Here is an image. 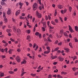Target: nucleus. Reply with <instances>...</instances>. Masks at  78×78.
Instances as JSON below:
<instances>
[{
  "label": "nucleus",
  "mask_w": 78,
  "mask_h": 78,
  "mask_svg": "<svg viewBox=\"0 0 78 78\" xmlns=\"http://www.w3.org/2000/svg\"><path fill=\"white\" fill-rule=\"evenodd\" d=\"M59 19L61 22H63V21L62 20V18H61V17H59Z\"/></svg>",
  "instance_id": "c03bdc74"
},
{
  "label": "nucleus",
  "mask_w": 78,
  "mask_h": 78,
  "mask_svg": "<svg viewBox=\"0 0 78 78\" xmlns=\"http://www.w3.org/2000/svg\"><path fill=\"white\" fill-rule=\"evenodd\" d=\"M78 74V72H77L75 73V76H76V75H77Z\"/></svg>",
  "instance_id": "680f3d73"
},
{
  "label": "nucleus",
  "mask_w": 78,
  "mask_h": 78,
  "mask_svg": "<svg viewBox=\"0 0 78 78\" xmlns=\"http://www.w3.org/2000/svg\"><path fill=\"white\" fill-rule=\"evenodd\" d=\"M58 45H60V46L61 45H62V42H60V43H58Z\"/></svg>",
  "instance_id": "de8ad7c7"
},
{
  "label": "nucleus",
  "mask_w": 78,
  "mask_h": 78,
  "mask_svg": "<svg viewBox=\"0 0 78 78\" xmlns=\"http://www.w3.org/2000/svg\"><path fill=\"white\" fill-rule=\"evenodd\" d=\"M75 30H76V31H78V27L77 26H75Z\"/></svg>",
  "instance_id": "bb28decb"
},
{
  "label": "nucleus",
  "mask_w": 78,
  "mask_h": 78,
  "mask_svg": "<svg viewBox=\"0 0 78 78\" xmlns=\"http://www.w3.org/2000/svg\"><path fill=\"white\" fill-rule=\"evenodd\" d=\"M52 76L53 77H55V78H56V75L55 74V75H54Z\"/></svg>",
  "instance_id": "69168bd1"
},
{
  "label": "nucleus",
  "mask_w": 78,
  "mask_h": 78,
  "mask_svg": "<svg viewBox=\"0 0 78 78\" xmlns=\"http://www.w3.org/2000/svg\"><path fill=\"white\" fill-rule=\"evenodd\" d=\"M20 19H23V20H24L25 19V18L22 16H20Z\"/></svg>",
  "instance_id": "4c0bfd02"
},
{
  "label": "nucleus",
  "mask_w": 78,
  "mask_h": 78,
  "mask_svg": "<svg viewBox=\"0 0 78 78\" xmlns=\"http://www.w3.org/2000/svg\"><path fill=\"white\" fill-rule=\"evenodd\" d=\"M59 61H63V60H64V58H62V57H59Z\"/></svg>",
  "instance_id": "2eb2a0df"
},
{
  "label": "nucleus",
  "mask_w": 78,
  "mask_h": 78,
  "mask_svg": "<svg viewBox=\"0 0 78 78\" xmlns=\"http://www.w3.org/2000/svg\"><path fill=\"white\" fill-rule=\"evenodd\" d=\"M57 14V12H56V9L55 10V13L54 14L55 16H56Z\"/></svg>",
  "instance_id": "c9c22d12"
},
{
  "label": "nucleus",
  "mask_w": 78,
  "mask_h": 78,
  "mask_svg": "<svg viewBox=\"0 0 78 78\" xmlns=\"http://www.w3.org/2000/svg\"><path fill=\"white\" fill-rule=\"evenodd\" d=\"M17 68H16L14 70V72H17Z\"/></svg>",
  "instance_id": "0e129e2a"
},
{
  "label": "nucleus",
  "mask_w": 78,
  "mask_h": 78,
  "mask_svg": "<svg viewBox=\"0 0 78 78\" xmlns=\"http://www.w3.org/2000/svg\"><path fill=\"white\" fill-rule=\"evenodd\" d=\"M58 41L56 40L55 42V44H58Z\"/></svg>",
  "instance_id": "49530a36"
},
{
  "label": "nucleus",
  "mask_w": 78,
  "mask_h": 78,
  "mask_svg": "<svg viewBox=\"0 0 78 78\" xmlns=\"http://www.w3.org/2000/svg\"><path fill=\"white\" fill-rule=\"evenodd\" d=\"M58 72V70L57 69H56L55 70H54V72L55 73L56 72Z\"/></svg>",
  "instance_id": "4d7b16f0"
},
{
  "label": "nucleus",
  "mask_w": 78,
  "mask_h": 78,
  "mask_svg": "<svg viewBox=\"0 0 78 78\" xmlns=\"http://www.w3.org/2000/svg\"><path fill=\"white\" fill-rule=\"evenodd\" d=\"M17 34H18V35H19L20 34H21V30L19 29H18L17 30Z\"/></svg>",
  "instance_id": "423d86ee"
},
{
  "label": "nucleus",
  "mask_w": 78,
  "mask_h": 78,
  "mask_svg": "<svg viewBox=\"0 0 78 78\" xmlns=\"http://www.w3.org/2000/svg\"><path fill=\"white\" fill-rule=\"evenodd\" d=\"M36 43H34V45H33V48H35V47H36Z\"/></svg>",
  "instance_id": "3c124183"
},
{
  "label": "nucleus",
  "mask_w": 78,
  "mask_h": 78,
  "mask_svg": "<svg viewBox=\"0 0 78 78\" xmlns=\"http://www.w3.org/2000/svg\"><path fill=\"white\" fill-rule=\"evenodd\" d=\"M46 48L47 50H50V47L47 46L46 47Z\"/></svg>",
  "instance_id": "13d9d810"
},
{
  "label": "nucleus",
  "mask_w": 78,
  "mask_h": 78,
  "mask_svg": "<svg viewBox=\"0 0 78 78\" xmlns=\"http://www.w3.org/2000/svg\"><path fill=\"white\" fill-rule=\"evenodd\" d=\"M9 73L10 74H14V72L12 71H10L9 72Z\"/></svg>",
  "instance_id": "412c9836"
},
{
  "label": "nucleus",
  "mask_w": 78,
  "mask_h": 78,
  "mask_svg": "<svg viewBox=\"0 0 78 78\" xmlns=\"http://www.w3.org/2000/svg\"><path fill=\"white\" fill-rule=\"evenodd\" d=\"M67 9H65L63 11L64 13H66L67 12Z\"/></svg>",
  "instance_id": "a18cd8bd"
},
{
  "label": "nucleus",
  "mask_w": 78,
  "mask_h": 78,
  "mask_svg": "<svg viewBox=\"0 0 78 78\" xmlns=\"http://www.w3.org/2000/svg\"><path fill=\"white\" fill-rule=\"evenodd\" d=\"M36 15V16H37L38 18H41V14L39 13L37 11Z\"/></svg>",
  "instance_id": "20e7f679"
},
{
  "label": "nucleus",
  "mask_w": 78,
  "mask_h": 78,
  "mask_svg": "<svg viewBox=\"0 0 78 78\" xmlns=\"http://www.w3.org/2000/svg\"><path fill=\"white\" fill-rule=\"evenodd\" d=\"M61 13H62V14H64V10H62L61 11Z\"/></svg>",
  "instance_id": "6e6d98bb"
},
{
  "label": "nucleus",
  "mask_w": 78,
  "mask_h": 78,
  "mask_svg": "<svg viewBox=\"0 0 78 78\" xmlns=\"http://www.w3.org/2000/svg\"><path fill=\"white\" fill-rule=\"evenodd\" d=\"M1 4L3 6H4V5H6V3L5 2H1Z\"/></svg>",
  "instance_id": "4468645a"
},
{
  "label": "nucleus",
  "mask_w": 78,
  "mask_h": 78,
  "mask_svg": "<svg viewBox=\"0 0 78 78\" xmlns=\"http://www.w3.org/2000/svg\"><path fill=\"white\" fill-rule=\"evenodd\" d=\"M58 7L59 9H61L62 8H63V6L61 5H58Z\"/></svg>",
  "instance_id": "0eeeda50"
},
{
  "label": "nucleus",
  "mask_w": 78,
  "mask_h": 78,
  "mask_svg": "<svg viewBox=\"0 0 78 78\" xmlns=\"http://www.w3.org/2000/svg\"><path fill=\"white\" fill-rule=\"evenodd\" d=\"M61 74L62 75H66V74H67V73H64V72H61Z\"/></svg>",
  "instance_id": "a878e982"
},
{
  "label": "nucleus",
  "mask_w": 78,
  "mask_h": 78,
  "mask_svg": "<svg viewBox=\"0 0 78 78\" xmlns=\"http://www.w3.org/2000/svg\"><path fill=\"white\" fill-rule=\"evenodd\" d=\"M58 50H59V48L57 47L55 48L54 50L52 51V52H53L54 51H57Z\"/></svg>",
  "instance_id": "ddd939ff"
},
{
  "label": "nucleus",
  "mask_w": 78,
  "mask_h": 78,
  "mask_svg": "<svg viewBox=\"0 0 78 78\" xmlns=\"http://www.w3.org/2000/svg\"><path fill=\"white\" fill-rule=\"evenodd\" d=\"M37 48H38V46L37 45V46L36 47V48L34 49V50H35V51H36V50H37Z\"/></svg>",
  "instance_id": "a19ab883"
},
{
  "label": "nucleus",
  "mask_w": 78,
  "mask_h": 78,
  "mask_svg": "<svg viewBox=\"0 0 78 78\" xmlns=\"http://www.w3.org/2000/svg\"><path fill=\"white\" fill-rule=\"evenodd\" d=\"M50 50H48L47 51H45L44 52V54H48V53H50Z\"/></svg>",
  "instance_id": "9b49d317"
},
{
  "label": "nucleus",
  "mask_w": 78,
  "mask_h": 78,
  "mask_svg": "<svg viewBox=\"0 0 78 78\" xmlns=\"http://www.w3.org/2000/svg\"><path fill=\"white\" fill-rule=\"evenodd\" d=\"M23 5V3H21V2H20L19 3V5L20 6H22V5Z\"/></svg>",
  "instance_id": "2f4dec72"
},
{
  "label": "nucleus",
  "mask_w": 78,
  "mask_h": 78,
  "mask_svg": "<svg viewBox=\"0 0 78 78\" xmlns=\"http://www.w3.org/2000/svg\"><path fill=\"white\" fill-rule=\"evenodd\" d=\"M4 50L6 52V53H7L8 52H7V51H8V48H6Z\"/></svg>",
  "instance_id": "e433bc0d"
},
{
  "label": "nucleus",
  "mask_w": 78,
  "mask_h": 78,
  "mask_svg": "<svg viewBox=\"0 0 78 78\" xmlns=\"http://www.w3.org/2000/svg\"><path fill=\"white\" fill-rule=\"evenodd\" d=\"M20 10H19L16 11L15 13L16 15L18 16L20 14Z\"/></svg>",
  "instance_id": "1a4fd4ad"
},
{
  "label": "nucleus",
  "mask_w": 78,
  "mask_h": 78,
  "mask_svg": "<svg viewBox=\"0 0 78 78\" xmlns=\"http://www.w3.org/2000/svg\"><path fill=\"white\" fill-rule=\"evenodd\" d=\"M13 31H14L15 32L16 31V30H17V28L16 27V26H14L13 27Z\"/></svg>",
  "instance_id": "a211bd4d"
},
{
  "label": "nucleus",
  "mask_w": 78,
  "mask_h": 78,
  "mask_svg": "<svg viewBox=\"0 0 78 78\" xmlns=\"http://www.w3.org/2000/svg\"><path fill=\"white\" fill-rule=\"evenodd\" d=\"M45 18L46 19V20H48V16H47L46 15L45 16Z\"/></svg>",
  "instance_id": "e2e57ef3"
},
{
  "label": "nucleus",
  "mask_w": 78,
  "mask_h": 78,
  "mask_svg": "<svg viewBox=\"0 0 78 78\" xmlns=\"http://www.w3.org/2000/svg\"><path fill=\"white\" fill-rule=\"evenodd\" d=\"M35 35L36 36H38L39 35V33L38 32H37L35 33Z\"/></svg>",
  "instance_id": "b1692460"
},
{
  "label": "nucleus",
  "mask_w": 78,
  "mask_h": 78,
  "mask_svg": "<svg viewBox=\"0 0 78 78\" xmlns=\"http://www.w3.org/2000/svg\"><path fill=\"white\" fill-rule=\"evenodd\" d=\"M77 63H78V60H76L75 62V64H77Z\"/></svg>",
  "instance_id": "338daca9"
},
{
  "label": "nucleus",
  "mask_w": 78,
  "mask_h": 78,
  "mask_svg": "<svg viewBox=\"0 0 78 78\" xmlns=\"http://www.w3.org/2000/svg\"><path fill=\"white\" fill-rule=\"evenodd\" d=\"M29 45L30 47H33V45L29 43Z\"/></svg>",
  "instance_id": "603ef678"
},
{
  "label": "nucleus",
  "mask_w": 78,
  "mask_h": 78,
  "mask_svg": "<svg viewBox=\"0 0 78 78\" xmlns=\"http://www.w3.org/2000/svg\"><path fill=\"white\" fill-rule=\"evenodd\" d=\"M64 49L65 50H66V51H69V49L66 48H64Z\"/></svg>",
  "instance_id": "5701e85b"
},
{
  "label": "nucleus",
  "mask_w": 78,
  "mask_h": 78,
  "mask_svg": "<svg viewBox=\"0 0 78 78\" xmlns=\"http://www.w3.org/2000/svg\"><path fill=\"white\" fill-rule=\"evenodd\" d=\"M57 62H55L53 63V64H54V65H56V64H57Z\"/></svg>",
  "instance_id": "052dcab7"
},
{
  "label": "nucleus",
  "mask_w": 78,
  "mask_h": 78,
  "mask_svg": "<svg viewBox=\"0 0 78 78\" xmlns=\"http://www.w3.org/2000/svg\"><path fill=\"white\" fill-rule=\"evenodd\" d=\"M30 30H28L27 31V33L28 34H30Z\"/></svg>",
  "instance_id": "bf43d9fd"
},
{
  "label": "nucleus",
  "mask_w": 78,
  "mask_h": 78,
  "mask_svg": "<svg viewBox=\"0 0 78 78\" xmlns=\"http://www.w3.org/2000/svg\"><path fill=\"white\" fill-rule=\"evenodd\" d=\"M16 61L18 62H20L21 61L20 60V57L18 56H17L16 57Z\"/></svg>",
  "instance_id": "7ed1b4c3"
},
{
  "label": "nucleus",
  "mask_w": 78,
  "mask_h": 78,
  "mask_svg": "<svg viewBox=\"0 0 78 78\" xmlns=\"http://www.w3.org/2000/svg\"><path fill=\"white\" fill-rule=\"evenodd\" d=\"M45 46H48V43H46L44 44Z\"/></svg>",
  "instance_id": "5fc2aeb1"
},
{
  "label": "nucleus",
  "mask_w": 78,
  "mask_h": 78,
  "mask_svg": "<svg viewBox=\"0 0 78 78\" xmlns=\"http://www.w3.org/2000/svg\"><path fill=\"white\" fill-rule=\"evenodd\" d=\"M48 78H52V75H49L48 77Z\"/></svg>",
  "instance_id": "473e14b6"
},
{
  "label": "nucleus",
  "mask_w": 78,
  "mask_h": 78,
  "mask_svg": "<svg viewBox=\"0 0 78 78\" xmlns=\"http://www.w3.org/2000/svg\"><path fill=\"white\" fill-rule=\"evenodd\" d=\"M3 22L0 21V26H3Z\"/></svg>",
  "instance_id": "72a5a7b5"
},
{
  "label": "nucleus",
  "mask_w": 78,
  "mask_h": 78,
  "mask_svg": "<svg viewBox=\"0 0 78 78\" xmlns=\"http://www.w3.org/2000/svg\"><path fill=\"white\" fill-rule=\"evenodd\" d=\"M72 69L74 72H75V71H76V68H73Z\"/></svg>",
  "instance_id": "79ce46f5"
},
{
  "label": "nucleus",
  "mask_w": 78,
  "mask_h": 78,
  "mask_svg": "<svg viewBox=\"0 0 78 78\" xmlns=\"http://www.w3.org/2000/svg\"><path fill=\"white\" fill-rule=\"evenodd\" d=\"M26 22H27V24H30V23H28L29 22H28V19H27L26 18Z\"/></svg>",
  "instance_id": "37998d69"
},
{
  "label": "nucleus",
  "mask_w": 78,
  "mask_h": 78,
  "mask_svg": "<svg viewBox=\"0 0 78 78\" xmlns=\"http://www.w3.org/2000/svg\"><path fill=\"white\" fill-rule=\"evenodd\" d=\"M27 39L28 40V39H30V35H28L27 37Z\"/></svg>",
  "instance_id": "c85d7f7f"
},
{
  "label": "nucleus",
  "mask_w": 78,
  "mask_h": 78,
  "mask_svg": "<svg viewBox=\"0 0 78 78\" xmlns=\"http://www.w3.org/2000/svg\"><path fill=\"white\" fill-rule=\"evenodd\" d=\"M11 9H9L8 11L7 12V14L8 15H9V14H11Z\"/></svg>",
  "instance_id": "6e6552de"
},
{
  "label": "nucleus",
  "mask_w": 78,
  "mask_h": 78,
  "mask_svg": "<svg viewBox=\"0 0 78 78\" xmlns=\"http://www.w3.org/2000/svg\"><path fill=\"white\" fill-rule=\"evenodd\" d=\"M41 55H42V56H47V55L44 54V53L41 54Z\"/></svg>",
  "instance_id": "774afa93"
},
{
  "label": "nucleus",
  "mask_w": 78,
  "mask_h": 78,
  "mask_svg": "<svg viewBox=\"0 0 78 78\" xmlns=\"http://www.w3.org/2000/svg\"><path fill=\"white\" fill-rule=\"evenodd\" d=\"M58 78H62V76L59 74L57 75Z\"/></svg>",
  "instance_id": "4be33fe9"
},
{
  "label": "nucleus",
  "mask_w": 78,
  "mask_h": 78,
  "mask_svg": "<svg viewBox=\"0 0 78 78\" xmlns=\"http://www.w3.org/2000/svg\"><path fill=\"white\" fill-rule=\"evenodd\" d=\"M76 58H77L76 56H74L73 58V61H74V60H75V59H76Z\"/></svg>",
  "instance_id": "8fccbe9b"
},
{
  "label": "nucleus",
  "mask_w": 78,
  "mask_h": 78,
  "mask_svg": "<svg viewBox=\"0 0 78 78\" xmlns=\"http://www.w3.org/2000/svg\"><path fill=\"white\" fill-rule=\"evenodd\" d=\"M55 23H58V20L57 19H56L55 20Z\"/></svg>",
  "instance_id": "58836bf2"
},
{
  "label": "nucleus",
  "mask_w": 78,
  "mask_h": 78,
  "mask_svg": "<svg viewBox=\"0 0 78 78\" xmlns=\"http://www.w3.org/2000/svg\"><path fill=\"white\" fill-rule=\"evenodd\" d=\"M48 39V41H49V42H52V41L51 40V39H50V37H48L47 38Z\"/></svg>",
  "instance_id": "6ab92c4d"
},
{
  "label": "nucleus",
  "mask_w": 78,
  "mask_h": 78,
  "mask_svg": "<svg viewBox=\"0 0 78 78\" xmlns=\"http://www.w3.org/2000/svg\"><path fill=\"white\" fill-rule=\"evenodd\" d=\"M49 37H51V39H52V38H53V36L51 34H50L49 35Z\"/></svg>",
  "instance_id": "ea45409f"
},
{
  "label": "nucleus",
  "mask_w": 78,
  "mask_h": 78,
  "mask_svg": "<svg viewBox=\"0 0 78 78\" xmlns=\"http://www.w3.org/2000/svg\"><path fill=\"white\" fill-rule=\"evenodd\" d=\"M51 23L54 25H56V23H55V22H54L53 21H51Z\"/></svg>",
  "instance_id": "aec40b11"
},
{
  "label": "nucleus",
  "mask_w": 78,
  "mask_h": 78,
  "mask_svg": "<svg viewBox=\"0 0 78 78\" xmlns=\"http://www.w3.org/2000/svg\"><path fill=\"white\" fill-rule=\"evenodd\" d=\"M69 45L70 47L71 48H72V43H69Z\"/></svg>",
  "instance_id": "f704fd0d"
},
{
  "label": "nucleus",
  "mask_w": 78,
  "mask_h": 78,
  "mask_svg": "<svg viewBox=\"0 0 78 78\" xmlns=\"http://www.w3.org/2000/svg\"><path fill=\"white\" fill-rule=\"evenodd\" d=\"M5 15H6V14L5 13V12H3V17L4 19V21L5 23H7V22H8V19H7V18H6V16H5Z\"/></svg>",
  "instance_id": "f257e3e1"
},
{
  "label": "nucleus",
  "mask_w": 78,
  "mask_h": 78,
  "mask_svg": "<svg viewBox=\"0 0 78 78\" xmlns=\"http://www.w3.org/2000/svg\"><path fill=\"white\" fill-rule=\"evenodd\" d=\"M72 7H71V6H69V10L70 12H71V11H72Z\"/></svg>",
  "instance_id": "7c9ffc66"
},
{
  "label": "nucleus",
  "mask_w": 78,
  "mask_h": 78,
  "mask_svg": "<svg viewBox=\"0 0 78 78\" xmlns=\"http://www.w3.org/2000/svg\"><path fill=\"white\" fill-rule=\"evenodd\" d=\"M12 20L13 22H16V20L15 19H14L13 18H12Z\"/></svg>",
  "instance_id": "864d4df0"
},
{
  "label": "nucleus",
  "mask_w": 78,
  "mask_h": 78,
  "mask_svg": "<svg viewBox=\"0 0 78 78\" xmlns=\"http://www.w3.org/2000/svg\"><path fill=\"white\" fill-rule=\"evenodd\" d=\"M38 7L37 5V3H35L34 4V5H33V9L34 11H35L37 9V8Z\"/></svg>",
  "instance_id": "f03ea898"
},
{
  "label": "nucleus",
  "mask_w": 78,
  "mask_h": 78,
  "mask_svg": "<svg viewBox=\"0 0 78 78\" xmlns=\"http://www.w3.org/2000/svg\"><path fill=\"white\" fill-rule=\"evenodd\" d=\"M63 31L64 30H60V34L59 35V36H60V34H61V36L62 35V34H63Z\"/></svg>",
  "instance_id": "f8f14e48"
},
{
  "label": "nucleus",
  "mask_w": 78,
  "mask_h": 78,
  "mask_svg": "<svg viewBox=\"0 0 78 78\" xmlns=\"http://www.w3.org/2000/svg\"><path fill=\"white\" fill-rule=\"evenodd\" d=\"M75 40L76 42H78V40H77V38H75Z\"/></svg>",
  "instance_id": "09e8293b"
},
{
  "label": "nucleus",
  "mask_w": 78,
  "mask_h": 78,
  "mask_svg": "<svg viewBox=\"0 0 78 78\" xmlns=\"http://www.w3.org/2000/svg\"><path fill=\"white\" fill-rule=\"evenodd\" d=\"M64 34L66 37H68V35H67V33H66V32H64Z\"/></svg>",
  "instance_id": "f3484780"
},
{
  "label": "nucleus",
  "mask_w": 78,
  "mask_h": 78,
  "mask_svg": "<svg viewBox=\"0 0 78 78\" xmlns=\"http://www.w3.org/2000/svg\"><path fill=\"white\" fill-rule=\"evenodd\" d=\"M69 31H70L71 33H73L74 31L73 30V29H72V27H70V25L69 26Z\"/></svg>",
  "instance_id": "39448f33"
},
{
  "label": "nucleus",
  "mask_w": 78,
  "mask_h": 78,
  "mask_svg": "<svg viewBox=\"0 0 78 78\" xmlns=\"http://www.w3.org/2000/svg\"><path fill=\"white\" fill-rule=\"evenodd\" d=\"M30 75L32 76H35L36 75V74H33V73H31Z\"/></svg>",
  "instance_id": "cd10ccee"
},
{
  "label": "nucleus",
  "mask_w": 78,
  "mask_h": 78,
  "mask_svg": "<svg viewBox=\"0 0 78 78\" xmlns=\"http://www.w3.org/2000/svg\"><path fill=\"white\" fill-rule=\"evenodd\" d=\"M37 2L40 5H41V0H37Z\"/></svg>",
  "instance_id": "393cba45"
},
{
  "label": "nucleus",
  "mask_w": 78,
  "mask_h": 78,
  "mask_svg": "<svg viewBox=\"0 0 78 78\" xmlns=\"http://www.w3.org/2000/svg\"><path fill=\"white\" fill-rule=\"evenodd\" d=\"M26 60H24L21 62V64H26Z\"/></svg>",
  "instance_id": "dca6fc26"
},
{
  "label": "nucleus",
  "mask_w": 78,
  "mask_h": 78,
  "mask_svg": "<svg viewBox=\"0 0 78 78\" xmlns=\"http://www.w3.org/2000/svg\"><path fill=\"white\" fill-rule=\"evenodd\" d=\"M52 56L51 57V58L52 59H55V58H57V56L56 55L54 56L53 57V54H51Z\"/></svg>",
  "instance_id": "9d476101"
},
{
  "label": "nucleus",
  "mask_w": 78,
  "mask_h": 78,
  "mask_svg": "<svg viewBox=\"0 0 78 78\" xmlns=\"http://www.w3.org/2000/svg\"><path fill=\"white\" fill-rule=\"evenodd\" d=\"M3 75H4V73H1L0 75L1 77H2V76H3Z\"/></svg>",
  "instance_id": "c756f323"
}]
</instances>
